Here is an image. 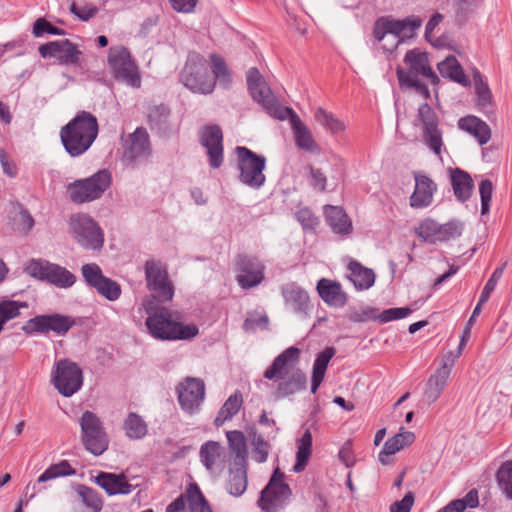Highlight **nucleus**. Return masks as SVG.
<instances>
[{
    "instance_id": "9b49d317",
    "label": "nucleus",
    "mask_w": 512,
    "mask_h": 512,
    "mask_svg": "<svg viewBox=\"0 0 512 512\" xmlns=\"http://www.w3.org/2000/svg\"><path fill=\"white\" fill-rule=\"evenodd\" d=\"M80 427L84 447L95 456L102 455L108 449L109 438L100 418L85 411L80 418Z\"/></svg>"
},
{
    "instance_id": "a18cd8bd",
    "label": "nucleus",
    "mask_w": 512,
    "mask_h": 512,
    "mask_svg": "<svg viewBox=\"0 0 512 512\" xmlns=\"http://www.w3.org/2000/svg\"><path fill=\"white\" fill-rule=\"evenodd\" d=\"M496 480L501 492L512 500V460L503 462L496 473Z\"/></svg>"
},
{
    "instance_id": "c03bdc74",
    "label": "nucleus",
    "mask_w": 512,
    "mask_h": 512,
    "mask_svg": "<svg viewBox=\"0 0 512 512\" xmlns=\"http://www.w3.org/2000/svg\"><path fill=\"white\" fill-rule=\"evenodd\" d=\"M315 120L332 134H338L345 130L343 121L336 118L332 113L327 112L322 107H318L314 113Z\"/></svg>"
},
{
    "instance_id": "f704fd0d",
    "label": "nucleus",
    "mask_w": 512,
    "mask_h": 512,
    "mask_svg": "<svg viewBox=\"0 0 512 512\" xmlns=\"http://www.w3.org/2000/svg\"><path fill=\"white\" fill-rule=\"evenodd\" d=\"M247 484V464L233 465L232 463L226 484L228 493L232 496L239 497L246 491Z\"/></svg>"
},
{
    "instance_id": "2eb2a0df",
    "label": "nucleus",
    "mask_w": 512,
    "mask_h": 512,
    "mask_svg": "<svg viewBox=\"0 0 512 512\" xmlns=\"http://www.w3.org/2000/svg\"><path fill=\"white\" fill-rule=\"evenodd\" d=\"M26 271L32 277L44 280L58 288H69L76 282V276L73 273L47 260H31Z\"/></svg>"
},
{
    "instance_id": "72a5a7b5",
    "label": "nucleus",
    "mask_w": 512,
    "mask_h": 512,
    "mask_svg": "<svg viewBox=\"0 0 512 512\" xmlns=\"http://www.w3.org/2000/svg\"><path fill=\"white\" fill-rule=\"evenodd\" d=\"M348 278L357 290L369 289L374 285L375 273L372 269L364 267L361 263L352 260L348 264Z\"/></svg>"
},
{
    "instance_id": "338daca9",
    "label": "nucleus",
    "mask_w": 512,
    "mask_h": 512,
    "mask_svg": "<svg viewBox=\"0 0 512 512\" xmlns=\"http://www.w3.org/2000/svg\"><path fill=\"white\" fill-rule=\"evenodd\" d=\"M335 355V348L334 347H326L322 352H320L313 364V367L318 369L327 370V366L332 359V357Z\"/></svg>"
},
{
    "instance_id": "6ab92c4d",
    "label": "nucleus",
    "mask_w": 512,
    "mask_h": 512,
    "mask_svg": "<svg viewBox=\"0 0 512 512\" xmlns=\"http://www.w3.org/2000/svg\"><path fill=\"white\" fill-rule=\"evenodd\" d=\"M200 144L206 149L209 165L213 169L222 166L224 161L223 132L219 125L203 126L199 131Z\"/></svg>"
},
{
    "instance_id": "a19ab883",
    "label": "nucleus",
    "mask_w": 512,
    "mask_h": 512,
    "mask_svg": "<svg viewBox=\"0 0 512 512\" xmlns=\"http://www.w3.org/2000/svg\"><path fill=\"white\" fill-rule=\"evenodd\" d=\"M186 498L191 512H212L208 501L196 483L189 484L186 490Z\"/></svg>"
},
{
    "instance_id": "49530a36",
    "label": "nucleus",
    "mask_w": 512,
    "mask_h": 512,
    "mask_svg": "<svg viewBox=\"0 0 512 512\" xmlns=\"http://www.w3.org/2000/svg\"><path fill=\"white\" fill-rule=\"evenodd\" d=\"M126 435L130 439H142L147 434V424L136 413H129L124 421Z\"/></svg>"
},
{
    "instance_id": "9d476101",
    "label": "nucleus",
    "mask_w": 512,
    "mask_h": 512,
    "mask_svg": "<svg viewBox=\"0 0 512 512\" xmlns=\"http://www.w3.org/2000/svg\"><path fill=\"white\" fill-rule=\"evenodd\" d=\"M83 372L77 363L70 359L57 361L51 372V383L64 397H71L83 386Z\"/></svg>"
},
{
    "instance_id": "b1692460",
    "label": "nucleus",
    "mask_w": 512,
    "mask_h": 512,
    "mask_svg": "<svg viewBox=\"0 0 512 512\" xmlns=\"http://www.w3.org/2000/svg\"><path fill=\"white\" fill-rule=\"evenodd\" d=\"M281 295L287 307L294 313L303 316L308 315L310 308V297L308 292L296 282L284 284L281 287Z\"/></svg>"
},
{
    "instance_id": "4be33fe9",
    "label": "nucleus",
    "mask_w": 512,
    "mask_h": 512,
    "mask_svg": "<svg viewBox=\"0 0 512 512\" xmlns=\"http://www.w3.org/2000/svg\"><path fill=\"white\" fill-rule=\"evenodd\" d=\"M454 358L452 353H449L443 365L429 377L423 394V399L427 404L434 403L440 397L450 376V366L454 363Z\"/></svg>"
},
{
    "instance_id": "69168bd1",
    "label": "nucleus",
    "mask_w": 512,
    "mask_h": 512,
    "mask_svg": "<svg viewBox=\"0 0 512 512\" xmlns=\"http://www.w3.org/2000/svg\"><path fill=\"white\" fill-rule=\"evenodd\" d=\"M414 504V494L413 492H407L404 497L395 501L390 506V512H410L412 506Z\"/></svg>"
},
{
    "instance_id": "c85d7f7f",
    "label": "nucleus",
    "mask_w": 512,
    "mask_h": 512,
    "mask_svg": "<svg viewBox=\"0 0 512 512\" xmlns=\"http://www.w3.org/2000/svg\"><path fill=\"white\" fill-rule=\"evenodd\" d=\"M403 430V428H401ZM415 440V435L410 431H401L388 438L379 453L378 459L383 465L390 464L389 456L394 455L403 448L410 446Z\"/></svg>"
},
{
    "instance_id": "f257e3e1",
    "label": "nucleus",
    "mask_w": 512,
    "mask_h": 512,
    "mask_svg": "<svg viewBox=\"0 0 512 512\" xmlns=\"http://www.w3.org/2000/svg\"><path fill=\"white\" fill-rule=\"evenodd\" d=\"M246 80L248 91L252 99L261 104V106L270 115L280 120L285 119L288 114L290 115V123L294 133L296 145L306 151H315L317 144L312 136L311 131L291 108L280 107L271 88L268 86L265 79L256 67H252L248 70Z\"/></svg>"
},
{
    "instance_id": "e433bc0d",
    "label": "nucleus",
    "mask_w": 512,
    "mask_h": 512,
    "mask_svg": "<svg viewBox=\"0 0 512 512\" xmlns=\"http://www.w3.org/2000/svg\"><path fill=\"white\" fill-rule=\"evenodd\" d=\"M229 448L234 454L233 465L247 464V443L243 432L238 430L226 433Z\"/></svg>"
},
{
    "instance_id": "423d86ee",
    "label": "nucleus",
    "mask_w": 512,
    "mask_h": 512,
    "mask_svg": "<svg viewBox=\"0 0 512 512\" xmlns=\"http://www.w3.org/2000/svg\"><path fill=\"white\" fill-rule=\"evenodd\" d=\"M180 82L193 93L210 94L215 88V80L209 74L205 57L190 52L179 76Z\"/></svg>"
},
{
    "instance_id": "bb28decb",
    "label": "nucleus",
    "mask_w": 512,
    "mask_h": 512,
    "mask_svg": "<svg viewBox=\"0 0 512 512\" xmlns=\"http://www.w3.org/2000/svg\"><path fill=\"white\" fill-rule=\"evenodd\" d=\"M96 483L106 491L110 496L112 495H128L135 488L134 485L130 484L125 474H114L108 472H100L96 479Z\"/></svg>"
},
{
    "instance_id": "3c124183",
    "label": "nucleus",
    "mask_w": 512,
    "mask_h": 512,
    "mask_svg": "<svg viewBox=\"0 0 512 512\" xmlns=\"http://www.w3.org/2000/svg\"><path fill=\"white\" fill-rule=\"evenodd\" d=\"M82 276L90 287L96 289L102 284V281L106 278L101 268L96 263L84 264L81 267Z\"/></svg>"
},
{
    "instance_id": "680f3d73",
    "label": "nucleus",
    "mask_w": 512,
    "mask_h": 512,
    "mask_svg": "<svg viewBox=\"0 0 512 512\" xmlns=\"http://www.w3.org/2000/svg\"><path fill=\"white\" fill-rule=\"evenodd\" d=\"M295 216L304 229H315L319 224L318 217L309 208L299 209Z\"/></svg>"
},
{
    "instance_id": "f3484780",
    "label": "nucleus",
    "mask_w": 512,
    "mask_h": 512,
    "mask_svg": "<svg viewBox=\"0 0 512 512\" xmlns=\"http://www.w3.org/2000/svg\"><path fill=\"white\" fill-rule=\"evenodd\" d=\"M463 224L457 220H451L445 224H439L435 220L427 218L415 228L416 235L430 244L446 242L461 236Z\"/></svg>"
},
{
    "instance_id": "c9c22d12",
    "label": "nucleus",
    "mask_w": 512,
    "mask_h": 512,
    "mask_svg": "<svg viewBox=\"0 0 512 512\" xmlns=\"http://www.w3.org/2000/svg\"><path fill=\"white\" fill-rule=\"evenodd\" d=\"M437 68L441 76L444 78H448L463 86H468L470 84L462 66L453 55L446 57L443 61L438 63Z\"/></svg>"
},
{
    "instance_id": "5fc2aeb1",
    "label": "nucleus",
    "mask_w": 512,
    "mask_h": 512,
    "mask_svg": "<svg viewBox=\"0 0 512 512\" xmlns=\"http://www.w3.org/2000/svg\"><path fill=\"white\" fill-rule=\"evenodd\" d=\"M77 491L87 507L94 512H99L102 509L103 503L97 491L85 485H79Z\"/></svg>"
},
{
    "instance_id": "a211bd4d",
    "label": "nucleus",
    "mask_w": 512,
    "mask_h": 512,
    "mask_svg": "<svg viewBox=\"0 0 512 512\" xmlns=\"http://www.w3.org/2000/svg\"><path fill=\"white\" fill-rule=\"evenodd\" d=\"M181 409L192 415L196 413L205 398V383L200 378L186 377L176 386Z\"/></svg>"
},
{
    "instance_id": "ea45409f",
    "label": "nucleus",
    "mask_w": 512,
    "mask_h": 512,
    "mask_svg": "<svg viewBox=\"0 0 512 512\" xmlns=\"http://www.w3.org/2000/svg\"><path fill=\"white\" fill-rule=\"evenodd\" d=\"M147 117L152 130L163 131L168 126L170 109L164 104L150 106Z\"/></svg>"
},
{
    "instance_id": "f8f14e48",
    "label": "nucleus",
    "mask_w": 512,
    "mask_h": 512,
    "mask_svg": "<svg viewBox=\"0 0 512 512\" xmlns=\"http://www.w3.org/2000/svg\"><path fill=\"white\" fill-rule=\"evenodd\" d=\"M284 478L285 474L278 467L275 468L258 500V505L263 511L278 512L287 504L291 496V489L285 483Z\"/></svg>"
},
{
    "instance_id": "de8ad7c7",
    "label": "nucleus",
    "mask_w": 512,
    "mask_h": 512,
    "mask_svg": "<svg viewBox=\"0 0 512 512\" xmlns=\"http://www.w3.org/2000/svg\"><path fill=\"white\" fill-rule=\"evenodd\" d=\"M76 470L67 460H62L57 464L51 465L38 478V483H43L57 477L75 475Z\"/></svg>"
},
{
    "instance_id": "7c9ffc66",
    "label": "nucleus",
    "mask_w": 512,
    "mask_h": 512,
    "mask_svg": "<svg viewBox=\"0 0 512 512\" xmlns=\"http://www.w3.org/2000/svg\"><path fill=\"white\" fill-rule=\"evenodd\" d=\"M386 18L390 34H393L400 39L412 38L415 31L422 25V19L415 15L408 16L404 19H394L391 17Z\"/></svg>"
},
{
    "instance_id": "cd10ccee",
    "label": "nucleus",
    "mask_w": 512,
    "mask_h": 512,
    "mask_svg": "<svg viewBox=\"0 0 512 512\" xmlns=\"http://www.w3.org/2000/svg\"><path fill=\"white\" fill-rule=\"evenodd\" d=\"M317 291L322 300L333 307H344L347 303V295L342 290L340 283L322 278L317 283Z\"/></svg>"
},
{
    "instance_id": "37998d69",
    "label": "nucleus",
    "mask_w": 512,
    "mask_h": 512,
    "mask_svg": "<svg viewBox=\"0 0 512 512\" xmlns=\"http://www.w3.org/2000/svg\"><path fill=\"white\" fill-rule=\"evenodd\" d=\"M505 266H506V263H504L501 267L496 268L494 270V272L492 273L491 277L488 279L487 283L485 284V286L481 292L479 301L472 312V318L477 317L480 314L482 305L489 300L490 295L494 291L498 280L503 275Z\"/></svg>"
},
{
    "instance_id": "052dcab7",
    "label": "nucleus",
    "mask_w": 512,
    "mask_h": 512,
    "mask_svg": "<svg viewBox=\"0 0 512 512\" xmlns=\"http://www.w3.org/2000/svg\"><path fill=\"white\" fill-rule=\"evenodd\" d=\"M481 198V214H487L490 209V202L493 194V183L489 179H484L479 185Z\"/></svg>"
},
{
    "instance_id": "20e7f679",
    "label": "nucleus",
    "mask_w": 512,
    "mask_h": 512,
    "mask_svg": "<svg viewBox=\"0 0 512 512\" xmlns=\"http://www.w3.org/2000/svg\"><path fill=\"white\" fill-rule=\"evenodd\" d=\"M145 325L150 335L159 340H189L198 334L193 324L183 325L179 314L165 307H146Z\"/></svg>"
},
{
    "instance_id": "7ed1b4c3",
    "label": "nucleus",
    "mask_w": 512,
    "mask_h": 512,
    "mask_svg": "<svg viewBox=\"0 0 512 512\" xmlns=\"http://www.w3.org/2000/svg\"><path fill=\"white\" fill-rule=\"evenodd\" d=\"M97 136V118L87 111L78 112L60 131V138L65 151L72 157L84 154Z\"/></svg>"
},
{
    "instance_id": "5701e85b",
    "label": "nucleus",
    "mask_w": 512,
    "mask_h": 512,
    "mask_svg": "<svg viewBox=\"0 0 512 512\" xmlns=\"http://www.w3.org/2000/svg\"><path fill=\"white\" fill-rule=\"evenodd\" d=\"M415 189L410 197V206L420 209L431 205L437 191L436 183L422 172H414Z\"/></svg>"
},
{
    "instance_id": "4468645a",
    "label": "nucleus",
    "mask_w": 512,
    "mask_h": 512,
    "mask_svg": "<svg viewBox=\"0 0 512 512\" xmlns=\"http://www.w3.org/2000/svg\"><path fill=\"white\" fill-rule=\"evenodd\" d=\"M70 226L75 241L84 249L100 250L103 247V231L89 215L77 214L72 216Z\"/></svg>"
},
{
    "instance_id": "aec40b11",
    "label": "nucleus",
    "mask_w": 512,
    "mask_h": 512,
    "mask_svg": "<svg viewBox=\"0 0 512 512\" xmlns=\"http://www.w3.org/2000/svg\"><path fill=\"white\" fill-rule=\"evenodd\" d=\"M42 58H56L60 65H77L82 52L69 39L50 41L39 47Z\"/></svg>"
},
{
    "instance_id": "dca6fc26",
    "label": "nucleus",
    "mask_w": 512,
    "mask_h": 512,
    "mask_svg": "<svg viewBox=\"0 0 512 512\" xmlns=\"http://www.w3.org/2000/svg\"><path fill=\"white\" fill-rule=\"evenodd\" d=\"M72 317L59 313L36 315L26 321L22 331L27 335L48 334L53 332L57 336H64L74 326Z\"/></svg>"
},
{
    "instance_id": "e2e57ef3",
    "label": "nucleus",
    "mask_w": 512,
    "mask_h": 512,
    "mask_svg": "<svg viewBox=\"0 0 512 512\" xmlns=\"http://www.w3.org/2000/svg\"><path fill=\"white\" fill-rule=\"evenodd\" d=\"M310 173V185L321 192L326 190L327 178L321 169L314 168L311 165L307 166Z\"/></svg>"
},
{
    "instance_id": "473e14b6",
    "label": "nucleus",
    "mask_w": 512,
    "mask_h": 512,
    "mask_svg": "<svg viewBox=\"0 0 512 512\" xmlns=\"http://www.w3.org/2000/svg\"><path fill=\"white\" fill-rule=\"evenodd\" d=\"M324 214L328 225L337 234H349L352 231V223L345 211L338 206L327 205Z\"/></svg>"
},
{
    "instance_id": "412c9836",
    "label": "nucleus",
    "mask_w": 512,
    "mask_h": 512,
    "mask_svg": "<svg viewBox=\"0 0 512 512\" xmlns=\"http://www.w3.org/2000/svg\"><path fill=\"white\" fill-rule=\"evenodd\" d=\"M238 284L244 288H252L259 285L264 279V266L254 256L240 254L236 259Z\"/></svg>"
},
{
    "instance_id": "6e6d98bb",
    "label": "nucleus",
    "mask_w": 512,
    "mask_h": 512,
    "mask_svg": "<svg viewBox=\"0 0 512 512\" xmlns=\"http://www.w3.org/2000/svg\"><path fill=\"white\" fill-rule=\"evenodd\" d=\"M101 296L109 301L117 300L121 295V286L116 281L106 277L102 284L95 289Z\"/></svg>"
},
{
    "instance_id": "774afa93",
    "label": "nucleus",
    "mask_w": 512,
    "mask_h": 512,
    "mask_svg": "<svg viewBox=\"0 0 512 512\" xmlns=\"http://www.w3.org/2000/svg\"><path fill=\"white\" fill-rule=\"evenodd\" d=\"M16 207L19 210V218L17 219L18 225L26 232L30 231L34 226L33 217L21 204H17Z\"/></svg>"
},
{
    "instance_id": "6e6552de",
    "label": "nucleus",
    "mask_w": 512,
    "mask_h": 512,
    "mask_svg": "<svg viewBox=\"0 0 512 512\" xmlns=\"http://www.w3.org/2000/svg\"><path fill=\"white\" fill-rule=\"evenodd\" d=\"M235 153L237 155L239 181L253 189L261 188L266 181V176L263 173L266 167V158L245 146H237Z\"/></svg>"
},
{
    "instance_id": "09e8293b",
    "label": "nucleus",
    "mask_w": 512,
    "mask_h": 512,
    "mask_svg": "<svg viewBox=\"0 0 512 512\" xmlns=\"http://www.w3.org/2000/svg\"><path fill=\"white\" fill-rule=\"evenodd\" d=\"M27 302L0 300V323L4 326L8 321L20 315L21 308H27Z\"/></svg>"
},
{
    "instance_id": "393cba45",
    "label": "nucleus",
    "mask_w": 512,
    "mask_h": 512,
    "mask_svg": "<svg viewBox=\"0 0 512 512\" xmlns=\"http://www.w3.org/2000/svg\"><path fill=\"white\" fill-rule=\"evenodd\" d=\"M150 141L149 135L145 128L138 127L129 135L126 142L123 158L129 162H133L138 158L147 157L150 155Z\"/></svg>"
},
{
    "instance_id": "603ef678",
    "label": "nucleus",
    "mask_w": 512,
    "mask_h": 512,
    "mask_svg": "<svg viewBox=\"0 0 512 512\" xmlns=\"http://www.w3.org/2000/svg\"><path fill=\"white\" fill-rule=\"evenodd\" d=\"M473 78L478 105L481 107L490 105L492 102V93L488 84L483 81L482 75L477 70L474 72Z\"/></svg>"
},
{
    "instance_id": "0e129e2a",
    "label": "nucleus",
    "mask_w": 512,
    "mask_h": 512,
    "mask_svg": "<svg viewBox=\"0 0 512 512\" xmlns=\"http://www.w3.org/2000/svg\"><path fill=\"white\" fill-rule=\"evenodd\" d=\"M377 309L373 307H365L359 311H351L349 319L352 322H365L367 320H377Z\"/></svg>"
},
{
    "instance_id": "bf43d9fd",
    "label": "nucleus",
    "mask_w": 512,
    "mask_h": 512,
    "mask_svg": "<svg viewBox=\"0 0 512 512\" xmlns=\"http://www.w3.org/2000/svg\"><path fill=\"white\" fill-rule=\"evenodd\" d=\"M412 312L409 307L389 308L377 315V320L381 323H387L407 317Z\"/></svg>"
},
{
    "instance_id": "8fccbe9b",
    "label": "nucleus",
    "mask_w": 512,
    "mask_h": 512,
    "mask_svg": "<svg viewBox=\"0 0 512 512\" xmlns=\"http://www.w3.org/2000/svg\"><path fill=\"white\" fill-rule=\"evenodd\" d=\"M252 444V457L258 463H263L267 460L270 444L257 433L255 429L250 432Z\"/></svg>"
},
{
    "instance_id": "f03ea898",
    "label": "nucleus",
    "mask_w": 512,
    "mask_h": 512,
    "mask_svg": "<svg viewBox=\"0 0 512 512\" xmlns=\"http://www.w3.org/2000/svg\"><path fill=\"white\" fill-rule=\"evenodd\" d=\"M300 350L289 347L279 354L265 370V379L278 381L274 392L276 399H282L306 389L307 377L304 372L295 367L299 361Z\"/></svg>"
},
{
    "instance_id": "39448f33",
    "label": "nucleus",
    "mask_w": 512,
    "mask_h": 512,
    "mask_svg": "<svg viewBox=\"0 0 512 512\" xmlns=\"http://www.w3.org/2000/svg\"><path fill=\"white\" fill-rule=\"evenodd\" d=\"M404 63L408 66L405 70L398 67L396 70L397 78L401 87L413 88L418 94L426 99L430 97V91L425 83L419 80V76H423L430 80L432 84H437L439 78L432 70L428 54L420 52L416 49L406 52Z\"/></svg>"
},
{
    "instance_id": "c756f323",
    "label": "nucleus",
    "mask_w": 512,
    "mask_h": 512,
    "mask_svg": "<svg viewBox=\"0 0 512 512\" xmlns=\"http://www.w3.org/2000/svg\"><path fill=\"white\" fill-rule=\"evenodd\" d=\"M450 180L456 199L462 203L466 202L472 195L474 182L466 171L455 168L450 170Z\"/></svg>"
},
{
    "instance_id": "1a4fd4ad",
    "label": "nucleus",
    "mask_w": 512,
    "mask_h": 512,
    "mask_svg": "<svg viewBox=\"0 0 512 512\" xmlns=\"http://www.w3.org/2000/svg\"><path fill=\"white\" fill-rule=\"evenodd\" d=\"M107 62L116 80L135 88L140 87L141 77L138 67L126 47L122 45L110 47Z\"/></svg>"
},
{
    "instance_id": "79ce46f5",
    "label": "nucleus",
    "mask_w": 512,
    "mask_h": 512,
    "mask_svg": "<svg viewBox=\"0 0 512 512\" xmlns=\"http://www.w3.org/2000/svg\"><path fill=\"white\" fill-rule=\"evenodd\" d=\"M210 60L213 72L212 78H214L215 83L218 81L225 89L229 88L232 82V77L223 57L218 54H211Z\"/></svg>"
},
{
    "instance_id": "4c0bfd02",
    "label": "nucleus",
    "mask_w": 512,
    "mask_h": 512,
    "mask_svg": "<svg viewBox=\"0 0 512 512\" xmlns=\"http://www.w3.org/2000/svg\"><path fill=\"white\" fill-rule=\"evenodd\" d=\"M312 453V434L307 429L301 438L297 441L296 463L293 470L296 473L302 472L309 461Z\"/></svg>"
},
{
    "instance_id": "0eeeda50",
    "label": "nucleus",
    "mask_w": 512,
    "mask_h": 512,
    "mask_svg": "<svg viewBox=\"0 0 512 512\" xmlns=\"http://www.w3.org/2000/svg\"><path fill=\"white\" fill-rule=\"evenodd\" d=\"M111 183L110 171L101 169L87 178L73 181L68 185L67 191L73 203L83 204L101 198Z\"/></svg>"
},
{
    "instance_id": "a878e982",
    "label": "nucleus",
    "mask_w": 512,
    "mask_h": 512,
    "mask_svg": "<svg viewBox=\"0 0 512 512\" xmlns=\"http://www.w3.org/2000/svg\"><path fill=\"white\" fill-rule=\"evenodd\" d=\"M199 457L204 467L211 473L222 471L226 462V451L216 441H206L200 447Z\"/></svg>"
},
{
    "instance_id": "58836bf2",
    "label": "nucleus",
    "mask_w": 512,
    "mask_h": 512,
    "mask_svg": "<svg viewBox=\"0 0 512 512\" xmlns=\"http://www.w3.org/2000/svg\"><path fill=\"white\" fill-rule=\"evenodd\" d=\"M243 399L240 392L236 391L224 402L220 408L214 424L217 427L222 426L227 420L232 419L240 410Z\"/></svg>"
},
{
    "instance_id": "2f4dec72",
    "label": "nucleus",
    "mask_w": 512,
    "mask_h": 512,
    "mask_svg": "<svg viewBox=\"0 0 512 512\" xmlns=\"http://www.w3.org/2000/svg\"><path fill=\"white\" fill-rule=\"evenodd\" d=\"M461 130L474 136L480 145L486 144L491 138L488 124L476 116H466L458 121Z\"/></svg>"
},
{
    "instance_id": "13d9d810",
    "label": "nucleus",
    "mask_w": 512,
    "mask_h": 512,
    "mask_svg": "<svg viewBox=\"0 0 512 512\" xmlns=\"http://www.w3.org/2000/svg\"><path fill=\"white\" fill-rule=\"evenodd\" d=\"M44 33L51 35H65V30L52 25L45 18H38L33 24V34L35 37H40Z\"/></svg>"
},
{
    "instance_id": "4d7b16f0",
    "label": "nucleus",
    "mask_w": 512,
    "mask_h": 512,
    "mask_svg": "<svg viewBox=\"0 0 512 512\" xmlns=\"http://www.w3.org/2000/svg\"><path fill=\"white\" fill-rule=\"evenodd\" d=\"M418 118L422 123L423 129L439 127L438 117L433 108L427 103L420 105L418 109Z\"/></svg>"
},
{
    "instance_id": "ddd939ff",
    "label": "nucleus",
    "mask_w": 512,
    "mask_h": 512,
    "mask_svg": "<svg viewBox=\"0 0 512 512\" xmlns=\"http://www.w3.org/2000/svg\"><path fill=\"white\" fill-rule=\"evenodd\" d=\"M145 278L151 296L159 303L171 301L174 296V285L169 279L166 267L159 261L145 262Z\"/></svg>"
},
{
    "instance_id": "864d4df0",
    "label": "nucleus",
    "mask_w": 512,
    "mask_h": 512,
    "mask_svg": "<svg viewBox=\"0 0 512 512\" xmlns=\"http://www.w3.org/2000/svg\"><path fill=\"white\" fill-rule=\"evenodd\" d=\"M423 142L436 155L440 156L442 152L443 140L442 131L439 127L422 130Z\"/></svg>"
}]
</instances>
